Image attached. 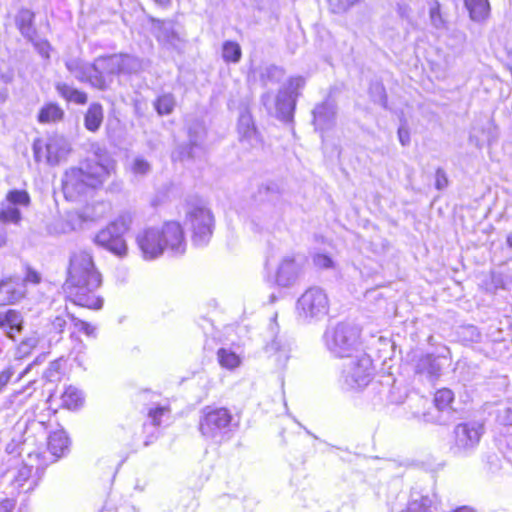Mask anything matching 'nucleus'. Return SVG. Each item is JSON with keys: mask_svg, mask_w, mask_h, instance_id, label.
Here are the masks:
<instances>
[{"mask_svg": "<svg viewBox=\"0 0 512 512\" xmlns=\"http://www.w3.org/2000/svg\"><path fill=\"white\" fill-rule=\"evenodd\" d=\"M7 204L11 206H24L27 207L30 205V196L26 190H10L6 195Z\"/></svg>", "mask_w": 512, "mask_h": 512, "instance_id": "obj_38", "label": "nucleus"}, {"mask_svg": "<svg viewBox=\"0 0 512 512\" xmlns=\"http://www.w3.org/2000/svg\"><path fill=\"white\" fill-rule=\"evenodd\" d=\"M256 199L260 202H266L265 219H270L276 213V206L280 201V189L275 183L263 184L259 187Z\"/></svg>", "mask_w": 512, "mask_h": 512, "instance_id": "obj_21", "label": "nucleus"}, {"mask_svg": "<svg viewBox=\"0 0 512 512\" xmlns=\"http://www.w3.org/2000/svg\"><path fill=\"white\" fill-rule=\"evenodd\" d=\"M65 66L79 82L88 83L98 90H107L106 80L96 72L95 61L87 63L80 59H69Z\"/></svg>", "mask_w": 512, "mask_h": 512, "instance_id": "obj_14", "label": "nucleus"}, {"mask_svg": "<svg viewBox=\"0 0 512 512\" xmlns=\"http://www.w3.org/2000/svg\"><path fill=\"white\" fill-rule=\"evenodd\" d=\"M101 284V275L97 271L92 255L79 250L70 256L67 279L63 285L66 298L75 305L100 309L103 300L95 295Z\"/></svg>", "mask_w": 512, "mask_h": 512, "instance_id": "obj_1", "label": "nucleus"}, {"mask_svg": "<svg viewBox=\"0 0 512 512\" xmlns=\"http://www.w3.org/2000/svg\"><path fill=\"white\" fill-rule=\"evenodd\" d=\"M151 170L150 163L143 157L137 156L131 164V171L135 175L144 176Z\"/></svg>", "mask_w": 512, "mask_h": 512, "instance_id": "obj_42", "label": "nucleus"}, {"mask_svg": "<svg viewBox=\"0 0 512 512\" xmlns=\"http://www.w3.org/2000/svg\"><path fill=\"white\" fill-rule=\"evenodd\" d=\"M15 506V502L12 499H3L0 501V512H11Z\"/></svg>", "mask_w": 512, "mask_h": 512, "instance_id": "obj_56", "label": "nucleus"}, {"mask_svg": "<svg viewBox=\"0 0 512 512\" xmlns=\"http://www.w3.org/2000/svg\"><path fill=\"white\" fill-rule=\"evenodd\" d=\"M157 5L162 7H168L171 4V0H153Z\"/></svg>", "mask_w": 512, "mask_h": 512, "instance_id": "obj_63", "label": "nucleus"}, {"mask_svg": "<svg viewBox=\"0 0 512 512\" xmlns=\"http://www.w3.org/2000/svg\"><path fill=\"white\" fill-rule=\"evenodd\" d=\"M378 390V393H379V400L380 401H383V395H386L388 393V386L386 385H383L382 383H373L372 384V389L373 390Z\"/></svg>", "mask_w": 512, "mask_h": 512, "instance_id": "obj_58", "label": "nucleus"}, {"mask_svg": "<svg viewBox=\"0 0 512 512\" xmlns=\"http://www.w3.org/2000/svg\"><path fill=\"white\" fill-rule=\"evenodd\" d=\"M242 57L240 45L234 41H225L222 45V58L227 63H238Z\"/></svg>", "mask_w": 512, "mask_h": 512, "instance_id": "obj_35", "label": "nucleus"}, {"mask_svg": "<svg viewBox=\"0 0 512 512\" xmlns=\"http://www.w3.org/2000/svg\"><path fill=\"white\" fill-rule=\"evenodd\" d=\"M187 133L188 143L179 145L173 153V157L181 161L195 159L203 153V142L206 137L204 124L198 120L191 122Z\"/></svg>", "mask_w": 512, "mask_h": 512, "instance_id": "obj_11", "label": "nucleus"}, {"mask_svg": "<svg viewBox=\"0 0 512 512\" xmlns=\"http://www.w3.org/2000/svg\"><path fill=\"white\" fill-rule=\"evenodd\" d=\"M336 119V106L331 101H325L317 105L313 110V122L315 128L325 131L332 128Z\"/></svg>", "mask_w": 512, "mask_h": 512, "instance_id": "obj_20", "label": "nucleus"}, {"mask_svg": "<svg viewBox=\"0 0 512 512\" xmlns=\"http://www.w3.org/2000/svg\"><path fill=\"white\" fill-rule=\"evenodd\" d=\"M48 450L52 455L61 457L68 449L69 439L63 430H58L48 435Z\"/></svg>", "mask_w": 512, "mask_h": 512, "instance_id": "obj_29", "label": "nucleus"}, {"mask_svg": "<svg viewBox=\"0 0 512 512\" xmlns=\"http://www.w3.org/2000/svg\"><path fill=\"white\" fill-rule=\"evenodd\" d=\"M454 399V394L450 389L443 388L435 393L434 403L439 410H445L450 406Z\"/></svg>", "mask_w": 512, "mask_h": 512, "instance_id": "obj_40", "label": "nucleus"}, {"mask_svg": "<svg viewBox=\"0 0 512 512\" xmlns=\"http://www.w3.org/2000/svg\"><path fill=\"white\" fill-rule=\"evenodd\" d=\"M64 110L56 103H47L38 112L37 120L40 124H55L64 118Z\"/></svg>", "mask_w": 512, "mask_h": 512, "instance_id": "obj_28", "label": "nucleus"}, {"mask_svg": "<svg viewBox=\"0 0 512 512\" xmlns=\"http://www.w3.org/2000/svg\"><path fill=\"white\" fill-rule=\"evenodd\" d=\"M71 320L74 326L81 332H83L89 337H96V328L92 326L90 323L83 321L75 316H71Z\"/></svg>", "mask_w": 512, "mask_h": 512, "instance_id": "obj_45", "label": "nucleus"}, {"mask_svg": "<svg viewBox=\"0 0 512 512\" xmlns=\"http://www.w3.org/2000/svg\"><path fill=\"white\" fill-rule=\"evenodd\" d=\"M121 74L131 75L144 71L150 64L149 60L130 55L119 53Z\"/></svg>", "mask_w": 512, "mask_h": 512, "instance_id": "obj_25", "label": "nucleus"}, {"mask_svg": "<svg viewBox=\"0 0 512 512\" xmlns=\"http://www.w3.org/2000/svg\"><path fill=\"white\" fill-rule=\"evenodd\" d=\"M55 89L57 93L68 102L83 105L88 100L85 92L80 91L67 83L58 82L55 84Z\"/></svg>", "mask_w": 512, "mask_h": 512, "instance_id": "obj_30", "label": "nucleus"}, {"mask_svg": "<svg viewBox=\"0 0 512 512\" xmlns=\"http://www.w3.org/2000/svg\"><path fill=\"white\" fill-rule=\"evenodd\" d=\"M38 343L39 337L37 335L26 337L18 345L17 354L21 358L27 357L37 347Z\"/></svg>", "mask_w": 512, "mask_h": 512, "instance_id": "obj_41", "label": "nucleus"}, {"mask_svg": "<svg viewBox=\"0 0 512 512\" xmlns=\"http://www.w3.org/2000/svg\"><path fill=\"white\" fill-rule=\"evenodd\" d=\"M62 401L69 409H75L83 401L82 392L77 388L70 386L63 392Z\"/></svg>", "mask_w": 512, "mask_h": 512, "instance_id": "obj_37", "label": "nucleus"}, {"mask_svg": "<svg viewBox=\"0 0 512 512\" xmlns=\"http://www.w3.org/2000/svg\"><path fill=\"white\" fill-rule=\"evenodd\" d=\"M44 145L37 139L33 143L34 158L37 162L41 161L42 149ZM46 161L50 165H57L64 160L71 151L68 140L60 135H54L48 138L46 144Z\"/></svg>", "mask_w": 512, "mask_h": 512, "instance_id": "obj_13", "label": "nucleus"}, {"mask_svg": "<svg viewBox=\"0 0 512 512\" xmlns=\"http://www.w3.org/2000/svg\"><path fill=\"white\" fill-rule=\"evenodd\" d=\"M60 369V362L58 360L52 361L49 365L48 376L52 377L54 373H57Z\"/></svg>", "mask_w": 512, "mask_h": 512, "instance_id": "obj_59", "label": "nucleus"}, {"mask_svg": "<svg viewBox=\"0 0 512 512\" xmlns=\"http://www.w3.org/2000/svg\"><path fill=\"white\" fill-rule=\"evenodd\" d=\"M104 119L103 107L100 103H91L84 115V126L90 132H97Z\"/></svg>", "mask_w": 512, "mask_h": 512, "instance_id": "obj_27", "label": "nucleus"}, {"mask_svg": "<svg viewBox=\"0 0 512 512\" xmlns=\"http://www.w3.org/2000/svg\"><path fill=\"white\" fill-rule=\"evenodd\" d=\"M22 220V214L17 207L7 203L0 204V222L3 224L19 225Z\"/></svg>", "mask_w": 512, "mask_h": 512, "instance_id": "obj_33", "label": "nucleus"}, {"mask_svg": "<svg viewBox=\"0 0 512 512\" xmlns=\"http://www.w3.org/2000/svg\"><path fill=\"white\" fill-rule=\"evenodd\" d=\"M346 359L340 379L343 388L357 390L366 387L374 375L370 356L361 351Z\"/></svg>", "mask_w": 512, "mask_h": 512, "instance_id": "obj_6", "label": "nucleus"}, {"mask_svg": "<svg viewBox=\"0 0 512 512\" xmlns=\"http://www.w3.org/2000/svg\"><path fill=\"white\" fill-rule=\"evenodd\" d=\"M232 421L233 416L227 408L207 406L201 412L199 431L205 439L220 444L230 439L234 427Z\"/></svg>", "mask_w": 512, "mask_h": 512, "instance_id": "obj_5", "label": "nucleus"}, {"mask_svg": "<svg viewBox=\"0 0 512 512\" xmlns=\"http://www.w3.org/2000/svg\"><path fill=\"white\" fill-rule=\"evenodd\" d=\"M267 351H275L277 352L279 350V343L276 340H273L270 344L266 347Z\"/></svg>", "mask_w": 512, "mask_h": 512, "instance_id": "obj_61", "label": "nucleus"}, {"mask_svg": "<svg viewBox=\"0 0 512 512\" xmlns=\"http://www.w3.org/2000/svg\"><path fill=\"white\" fill-rule=\"evenodd\" d=\"M305 85V79L301 76L292 77L289 79L288 86L284 89L288 92H291L295 98L299 95V90L302 89Z\"/></svg>", "mask_w": 512, "mask_h": 512, "instance_id": "obj_46", "label": "nucleus"}, {"mask_svg": "<svg viewBox=\"0 0 512 512\" xmlns=\"http://www.w3.org/2000/svg\"><path fill=\"white\" fill-rule=\"evenodd\" d=\"M153 32L157 41L167 50L181 52L185 45L184 37L170 20H152Z\"/></svg>", "mask_w": 512, "mask_h": 512, "instance_id": "obj_15", "label": "nucleus"}, {"mask_svg": "<svg viewBox=\"0 0 512 512\" xmlns=\"http://www.w3.org/2000/svg\"><path fill=\"white\" fill-rule=\"evenodd\" d=\"M185 224L192 231L195 246L203 247L209 243L214 230V217L210 209L199 203H188Z\"/></svg>", "mask_w": 512, "mask_h": 512, "instance_id": "obj_7", "label": "nucleus"}, {"mask_svg": "<svg viewBox=\"0 0 512 512\" xmlns=\"http://www.w3.org/2000/svg\"><path fill=\"white\" fill-rule=\"evenodd\" d=\"M237 131L239 140L251 148H259L263 144L262 136L258 132L251 113L244 109L238 118Z\"/></svg>", "mask_w": 512, "mask_h": 512, "instance_id": "obj_17", "label": "nucleus"}, {"mask_svg": "<svg viewBox=\"0 0 512 512\" xmlns=\"http://www.w3.org/2000/svg\"><path fill=\"white\" fill-rule=\"evenodd\" d=\"M14 373H15V371L12 367H8L0 372V393L3 391V389L9 383V381L11 380Z\"/></svg>", "mask_w": 512, "mask_h": 512, "instance_id": "obj_53", "label": "nucleus"}, {"mask_svg": "<svg viewBox=\"0 0 512 512\" xmlns=\"http://www.w3.org/2000/svg\"><path fill=\"white\" fill-rule=\"evenodd\" d=\"M21 280L24 282L25 287L27 283L39 284L41 275L37 271L28 268L25 277L23 279L21 278Z\"/></svg>", "mask_w": 512, "mask_h": 512, "instance_id": "obj_52", "label": "nucleus"}, {"mask_svg": "<svg viewBox=\"0 0 512 512\" xmlns=\"http://www.w3.org/2000/svg\"><path fill=\"white\" fill-rule=\"evenodd\" d=\"M416 373L427 376L430 380L437 379L441 373V365L437 358L426 354L419 358L416 364Z\"/></svg>", "mask_w": 512, "mask_h": 512, "instance_id": "obj_26", "label": "nucleus"}, {"mask_svg": "<svg viewBox=\"0 0 512 512\" xmlns=\"http://www.w3.org/2000/svg\"><path fill=\"white\" fill-rule=\"evenodd\" d=\"M398 139L402 146H408L410 144V132L405 125H401L398 128Z\"/></svg>", "mask_w": 512, "mask_h": 512, "instance_id": "obj_55", "label": "nucleus"}, {"mask_svg": "<svg viewBox=\"0 0 512 512\" xmlns=\"http://www.w3.org/2000/svg\"><path fill=\"white\" fill-rule=\"evenodd\" d=\"M454 512H475V511L469 507L463 506V507L456 509Z\"/></svg>", "mask_w": 512, "mask_h": 512, "instance_id": "obj_64", "label": "nucleus"}, {"mask_svg": "<svg viewBox=\"0 0 512 512\" xmlns=\"http://www.w3.org/2000/svg\"><path fill=\"white\" fill-rule=\"evenodd\" d=\"M313 264L318 268L328 269L332 267L333 261L328 255L317 253L313 256Z\"/></svg>", "mask_w": 512, "mask_h": 512, "instance_id": "obj_49", "label": "nucleus"}, {"mask_svg": "<svg viewBox=\"0 0 512 512\" xmlns=\"http://www.w3.org/2000/svg\"><path fill=\"white\" fill-rule=\"evenodd\" d=\"M20 442H15L14 440H12L10 443H8L6 445V448H5V451L8 453V454H12L14 452H16V448L17 446L19 445Z\"/></svg>", "mask_w": 512, "mask_h": 512, "instance_id": "obj_60", "label": "nucleus"}, {"mask_svg": "<svg viewBox=\"0 0 512 512\" xmlns=\"http://www.w3.org/2000/svg\"><path fill=\"white\" fill-rule=\"evenodd\" d=\"M217 360L222 368L233 370L240 366L241 358L228 348H220L217 351Z\"/></svg>", "mask_w": 512, "mask_h": 512, "instance_id": "obj_32", "label": "nucleus"}, {"mask_svg": "<svg viewBox=\"0 0 512 512\" xmlns=\"http://www.w3.org/2000/svg\"><path fill=\"white\" fill-rule=\"evenodd\" d=\"M95 67L96 72L106 80L108 89L113 82V77L121 74L120 55L100 56L95 59Z\"/></svg>", "mask_w": 512, "mask_h": 512, "instance_id": "obj_19", "label": "nucleus"}, {"mask_svg": "<svg viewBox=\"0 0 512 512\" xmlns=\"http://www.w3.org/2000/svg\"><path fill=\"white\" fill-rule=\"evenodd\" d=\"M27 290L18 276H9L0 280V306L14 305L25 298Z\"/></svg>", "mask_w": 512, "mask_h": 512, "instance_id": "obj_16", "label": "nucleus"}, {"mask_svg": "<svg viewBox=\"0 0 512 512\" xmlns=\"http://www.w3.org/2000/svg\"><path fill=\"white\" fill-rule=\"evenodd\" d=\"M360 331L348 323H338L326 329L323 339L326 348L335 357L346 358L361 352Z\"/></svg>", "mask_w": 512, "mask_h": 512, "instance_id": "obj_4", "label": "nucleus"}, {"mask_svg": "<svg viewBox=\"0 0 512 512\" xmlns=\"http://www.w3.org/2000/svg\"><path fill=\"white\" fill-rule=\"evenodd\" d=\"M469 17L477 23H484L490 16V3L488 0H464Z\"/></svg>", "mask_w": 512, "mask_h": 512, "instance_id": "obj_24", "label": "nucleus"}, {"mask_svg": "<svg viewBox=\"0 0 512 512\" xmlns=\"http://www.w3.org/2000/svg\"><path fill=\"white\" fill-rule=\"evenodd\" d=\"M83 222L82 215L80 214H72L69 216L68 221L65 223L64 227L61 229L62 233H67L69 231L76 230L81 227Z\"/></svg>", "mask_w": 512, "mask_h": 512, "instance_id": "obj_47", "label": "nucleus"}, {"mask_svg": "<svg viewBox=\"0 0 512 512\" xmlns=\"http://www.w3.org/2000/svg\"><path fill=\"white\" fill-rule=\"evenodd\" d=\"M369 95L374 103L380 104L384 108L387 107V94L382 83L372 82L369 86Z\"/></svg>", "mask_w": 512, "mask_h": 512, "instance_id": "obj_39", "label": "nucleus"}, {"mask_svg": "<svg viewBox=\"0 0 512 512\" xmlns=\"http://www.w3.org/2000/svg\"><path fill=\"white\" fill-rule=\"evenodd\" d=\"M285 72L276 65L264 67L260 72V81L263 86L278 84L284 78Z\"/></svg>", "mask_w": 512, "mask_h": 512, "instance_id": "obj_31", "label": "nucleus"}, {"mask_svg": "<svg viewBox=\"0 0 512 512\" xmlns=\"http://www.w3.org/2000/svg\"><path fill=\"white\" fill-rule=\"evenodd\" d=\"M307 257L301 253L285 255L277 268L275 282L278 286L288 288L293 286L303 274Z\"/></svg>", "mask_w": 512, "mask_h": 512, "instance_id": "obj_10", "label": "nucleus"}, {"mask_svg": "<svg viewBox=\"0 0 512 512\" xmlns=\"http://www.w3.org/2000/svg\"><path fill=\"white\" fill-rule=\"evenodd\" d=\"M31 42L34 44L35 49L38 51V53L42 57H44L46 59H48L50 57L49 52H50L51 46L46 40L35 41V39H34Z\"/></svg>", "mask_w": 512, "mask_h": 512, "instance_id": "obj_50", "label": "nucleus"}, {"mask_svg": "<svg viewBox=\"0 0 512 512\" xmlns=\"http://www.w3.org/2000/svg\"><path fill=\"white\" fill-rule=\"evenodd\" d=\"M448 185V178L445 171L442 168L436 170V181L435 186L438 190H443Z\"/></svg>", "mask_w": 512, "mask_h": 512, "instance_id": "obj_51", "label": "nucleus"}, {"mask_svg": "<svg viewBox=\"0 0 512 512\" xmlns=\"http://www.w3.org/2000/svg\"><path fill=\"white\" fill-rule=\"evenodd\" d=\"M169 409L167 407L158 406L154 409H150L148 416L151 419V422L154 426H158L161 424V417L168 414Z\"/></svg>", "mask_w": 512, "mask_h": 512, "instance_id": "obj_48", "label": "nucleus"}, {"mask_svg": "<svg viewBox=\"0 0 512 512\" xmlns=\"http://www.w3.org/2000/svg\"><path fill=\"white\" fill-rule=\"evenodd\" d=\"M71 314H69L66 310L63 311L60 315H57L55 316L54 318L51 319V330L58 333V334H62L65 330V327L67 325V320L66 318H70L71 319Z\"/></svg>", "mask_w": 512, "mask_h": 512, "instance_id": "obj_44", "label": "nucleus"}, {"mask_svg": "<svg viewBox=\"0 0 512 512\" xmlns=\"http://www.w3.org/2000/svg\"><path fill=\"white\" fill-rule=\"evenodd\" d=\"M175 105V97L171 93L162 94L154 101V108L160 116L171 114Z\"/></svg>", "mask_w": 512, "mask_h": 512, "instance_id": "obj_36", "label": "nucleus"}, {"mask_svg": "<svg viewBox=\"0 0 512 512\" xmlns=\"http://www.w3.org/2000/svg\"><path fill=\"white\" fill-rule=\"evenodd\" d=\"M360 0H328L330 10L335 14L346 12Z\"/></svg>", "mask_w": 512, "mask_h": 512, "instance_id": "obj_43", "label": "nucleus"}, {"mask_svg": "<svg viewBox=\"0 0 512 512\" xmlns=\"http://www.w3.org/2000/svg\"><path fill=\"white\" fill-rule=\"evenodd\" d=\"M296 310L304 322L319 320L329 311L328 296L322 288L310 287L298 298Z\"/></svg>", "mask_w": 512, "mask_h": 512, "instance_id": "obj_9", "label": "nucleus"}, {"mask_svg": "<svg viewBox=\"0 0 512 512\" xmlns=\"http://www.w3.org/2000/svg\"><path fill=\"white\" fill-rule=\"evenodd\" d=\"M454 453H467L480 442L484 426L476 421L460 423L454 428Z\"/></svg>", "mask_w": 512, "mask_h": 512, "instance_id": "obj_12", "label": "nucleus"}, {"mask_svg": "<svg viewBox=\"0 0 512 512\" xmlns=\"http://www.w3.org/2000/svg\"><path fill=\"white\" fill-rule=\"evenodd\" d=\"M431 504L432 500L428 496L413 492L405 512H431Z\"/></svg>", "mask_w": 512, "mask_h": 512, "instance_id": "obj_34", "label": "nucleus"}, {"mask_svg": "<svg viewBox=\"0 0 512 512\" xmlns=\"http://www.w3.org/2000/svg\"><path fill=\"white\" fill-rule=\"evenodd\" d=\"M35 14L26 8H22L16 15L15 22L21 35L28 41H33L36 36V28L34 26Z\"/></svg>", "mask_w": 512, "mask_h": 512, "instance_id": "obj_23", "label": "nucleus"}, {"mask_svg": "<svg viewBox=\"0 0 512 512\" xmlns=\"http://www.w3.org/2000/svg\"><path fill=\"white\" fill-rule=\"evenodd\" d=\"M115 170V161L99 149L95 157L65 171L62 189L67 200L75 201L101 187Z\"/></svg>", "mask_w": 512, "mask_h": 512, "instance_id": "obj_2", "label": "nucleus"}, {"mask_svg": "<svg viewBox=\"0 0 512 512\" xmlns=\"http://www.w3.org/2000/svg\"><path fill=\"white\" fill-rule=\"evenodd\" d=\"M270 100H271V95L269 93H265L261 97V101H262L263 105L267 108H268V103L270 102Z\"/></svg>", "mask_w": 512, "mask_h": 512, "instance_id": "obj_62", "label": "nucleus"}, {"mask_svg": "<svg viewBox=\"0 0 512 512\" xmlns=\"http://www.w3.org/2000/svg\"><path fill=\"white\" fill-rule=\"evenodd\" d=\"M131 222L130 215H120L96 234L95 243L118 257L126 256L128 247L124 234L129 230Z\"/></svg>", "mask_w": 512, "mask_h": 512, "instance_id": "obj_8", "label": "nucleus"}, {"mask_svg": "<svg viewBox=\"0 0 512 512\" xmlns=\"http://www.w3.org/2000/svg\"><path fill=\"white\" fill-rule=\"evenodd\" d=\"M430 19H431L432 25L435 28L439 29L443 26V19L440 14L439 6L433 7L430 9Z\"/></svg>", "mask_w": 512, "mask_h": 512, "instance_id": "obj_54", "label": "nucleus"}, {"mask_svg": "<svg viewBox=\"0 0 512 512\" xmlns=\"http://www.w3.org/2000/svg\"><path fill=\"white\" fill-rule=\"evenodd\" d=\"M26 428H27V430H33V431H36V430H39V429L46 430V425H45V423L43 421L33 420V421H30L26 425Z\"/></svg>", "mask_w": 512, "mask_h": 512, "instance_id": "obj_57", "label": "nucleus"}, {"mask_svg": "<svg viewBox=\"0 0 512 512\" xmlns=\"http://www.w3.org/2000/svg\"><path fill=\"white\" fill-rule=\"evenodd\" d=\"M24 329V316L16 309H7L0 311V330L4 335L12 340L16 341V337Z\"/></svg>", "mask_w": 512, "mask_h": 512, "instance_id": "obj_18", "label": "nucleus"}, {"mask_svg": "<svg viewBox=\"0 0 512 512\" xmlns=\"http://www.w3.org/2000/svg\"><path fill=\"white\" fill-rule=\"evenodd\" d=\"M296 98L291 92L284 89L279 90L276 96V116L282 121L288 122L293 117Z\"/></svg>", "mask_w": 512, "mask_h": 512, "instance_id": "obj_22", "label": "nucleus"}, {"mask_svg": "<svg viewBox=\"0 0 512 512\" xmlns=\"http://www.w3.org/2000/svg\"><path fill=\"white\" fill-rule=\"evenodd\" d=\"M137 245L144 259L153 260L169 249L174 255H181L186 250L184 232L178 222H167L162 228H146L136 237Z\"/></svg>", "mask_w": 512, "mask_h": 512, "instance_id": "obj_3", "label": "nucleus"}]
</instances>
